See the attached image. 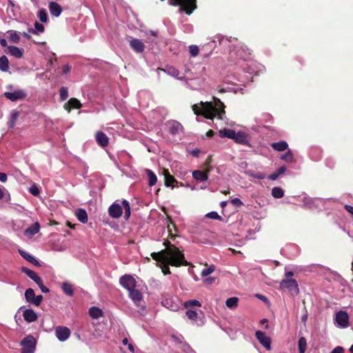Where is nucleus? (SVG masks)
<instances>
[{
  "label": "nucleus",
  "mask_w": 353,
  "mask_h": 353,
  "mask_svg": "<svg viewBox=\"0 0 353 353\" xmlns=\"http://www.w3.org/2000/svg\"><path fill=\"white\" fill-rule=\"evenodd\" d=\"M163 245L165 248L157 252L151 253V256L153 259H164L167 260L168 256L171 259V265L175 267H180L181 265H188V263L185 259L183 253L179 250L174 245L172 244L169 241H165Z\"/></svg>",
  "instance_id": "nucleus-1"
},
{
  "label": "nucleus",
  "mask_w": 353,
  "mask_h": 353,
  "mask_svg": "<svg viewBox=\"0 0 353 353\" xmlns=\"http://www.w3.org/2000/svg\"><path fill=\"white\" fill-rule=\"evenodd\" d=\"M215 105L212 102H201L200 105L194 104L192 105V110L196 115H202L205 119H213L215 117L222 119L225 114V105L218 98L214 97Z\"/></svg>",
  "instance_id": "nucleus-2"
},
{
  "label": "nucleus",
  "mask_w": 353,
  "mask_h": 353,
  "mask_svg": "<svg viewBox=\"0 0 353 353\" xmlns=\"http://www.w3.org/2000/svg\"><path fill=\"white\" fill-rule=\"evenodd\" d=\"M169 5L179 6V10L190 15L197 8L196 0H169Z\"/></svg>",
  "instance_id": "nucleus-3"
},
{
  "label": "nucleus",
  "mask_w": 353,
  "mask_h": 353,
  "mask_svg": "<svg viewBox=\"0 0 353 353\" xmlns=\"http://www.w3.org/2000/svg\"><path fill=\"white\" fill-rule=\"evenodd\" d=\"M37 341L34 336L28 335L21 342L22 346L21 353H34Z\"/></svg>",
  "instance_id": "nucleus-4"
},
{
  "label": "nucleus",
  "mask_w": 353,
  "mask_h": 353,
  "mask_svg": "<svg viewBox=\"0 0 353 353\" xmlns=\"http://www.w3.org/2000/svg\"><path fill=\"white\" fill-rule=\"evenodd\" d=\"M280 288L288 290L292 294H297L299 291L297 282L294 279H283L280 283Z\"/></svg>",
  "instance_id": "nucleus-5"
},
{
  "label": "nucleus",
  "mask_w": 353,
  "mask_h": 353,
  "mask_svg": "<svg viewBox=\"0 0 353 353\" xmlns=\"http://www.w3.org/2000/svg\"><path fill=\"white\" fill-rule=\"evenodd\" d=\"M211 160L210 157L206 160L207 168L205 171L201 170H194L192 172V176L194 179L199 181H205L208 179L209 172L211 170V167L210 166V163Z\"/></svg>",
  "instance_id": "nucleus-6"
},
{
  "label": "nucleus",
  "mask_w": 353,
  "mask_h": 353,
  "mask_svg": "<svg viewBox=\"0 0 353 353\" xmlns=\"http://www.w3.org/2000/svg\"><path fill=\"white\" fill-rule=\"evenodd\" d=\"M120 284L128 291L133 290L137 286V281L135 279L129 274L122 276L119 279Z\"/></svg>",
  "instance_id": "nucleus-7"
},
{
  "label": "nucleus",
  "mask_w": 353,
  "mask_h": 353,
  "mask_svg": "<svg viewBox=\"0 0 353 353\" xmlns=\"http://www.w3.org/2000/svg\"><path fill=\"white\" fill-rule=\"evenodd\" d=\"M255 336L266 350H270L271 349V339L264 332L258 330L255 332Z\"/></svg>",
  "instance_id": "nucleus-8"
},
{
  "label": "nucleus",
  "mask_w": 353,
  "mask_h": 353,
  "mask_svg": "<svg viewBox=\"0 0 353 353\" xmlns=\"http://www.w3.org/2000/svg\"><path fill=\"white\" fill-rule=\"evenodd\" d=\"M4 96L6 99L11 101L24 99L27 97V94L22 90H17L12 92H6Z\"/></svg>",
  "instance_id": "nucleus-9"
},
{
  "label": "nucleus",
  "mask_w": 353,
  "mask_h": 353,
  "mask_svg": "<svg viewBox=\"0 0 353 353\" xmlns=\"http://www.w3.org/2000/svg\"><path fill=\"white\" fill-rule=\"evenodd\" d=\"M55 335L60 341H65L70 336V330L65 326H57L55 328Z\"/></svg>",
  "instance_id": "nucleus-10"
},
{
  "label": "nucleus",
  "mask_w": 353,
  "mask_h": 353,
  "mask_svg": "<svg viewBox=\"0 0 353 353\" xmlns=\"http://www.w3.org/2000/svg\"><path fill=\"white\" fill-rule=\"evenodd\" d=\"M122 213L121 205L116 202L113 203L108 208V214L112 218L118 219L121 216Z\"/></svg>",
  "instance_id": "nucleus-11"
},
{
  "label": "nucleus",
  "mask_w": 353,
  "mask_h": 353,
  "mask_svg": "<svg viewBox=\"0 0 353 353\" xmlns=\"http://www.w3.org/2000/svg\"><path fill=\"white\" fill-rule=\"evenodd\" d=\"M336 321L339 325L346 327L348 325L349 316L346 312L339 311L336 315Z\"/></svg>",
  "instance_id": "nucleus-12"
},
{
  "label": "nucleus",
  "mask_w": 353,
  "mask_h": 353,
  "mask_svg": "<svg viewBox=\"0 0 353 353\" xmlns=\"http://www.w3.org/2000/svg\"><path fill=\"white\" fill-rule=\"evenodd\" d=\"M130 46L137 53H141L145 50V44L139 39H132L130 41Z\"/></svg>",
  "instance_id": "nucleus-13"
},
{
  "label": "nucleus",
  "mask_w": 353,
  "mask_h": 353,
  "mask_svg": "<svg viewBox=\"0 0 353 353\" xmlns=\"http://www.w3.org/2000/svg\"><path fill=\"white\" fill-rule=\"evenodd\" d=\"M95 139L97 143L101 147H106L109 143V138L102 131L97 132L95 134Z\"/></svg>",
  "instance_id": "nucleus-14"
},
{
  "label": "nucleus",
  "mask_w": 353,
  "mask_h": 353,
  "mask_svg": "<svg viewBox=\"0 0 353 353\" xmlns=\"http://www.w3.org/2000/svg\"><path fill=\"white\" fill-rule=\"evenodd\" d=\"M65 110L70 112L71 109H79L82 107L81 102L76 98H71L64 104Z\"/></svg>",
  "instance_id": "nucleus-15"
},
{
  "label": "nucleus",
  "mask_w": 353,
  "mask_h": 353,
  "mask_svg": "<svg viewBox=\"0 0 353 353\" xmlns=\"http://www.w3.org/2000/svg\"><path fill=\"white\" fill-rule=\"evenodd\" d=\"M183 125L176 121L169 122V132L172 135L179 134L183 130Z\"/></svg>",
  "instance_id": "nucleus-16"
},
{
  "label": "nucleus",
  "mask_w": 353,
  "mask_h": 353,
  "mask_svg": "<svg viewBox=\"0 0 353 353\" xmlns=\"http://www.w3.org/2000/svg\"><path fill=\"white\" fill-rule=\"evenodd\" d=\"M237 143L250 145L247 134L243 132H238L235 133L234 138L233 139Z\"/></svg>",
  "instance_id": "nucleus-17"
},
{
  "label": "nucleus",
  "mask_w": 353,
  "mask_h": 353,
  "mask_svg": "<svg viewBox=\"0 0 353 353\" xmlns=\"http://www.w3.org/2000/svg\"><path fill=\"white\" fill-rule=\"evenodd\" d=\"M163 174L164 176V184L166 187L174 186V183H177L175 178L171 175L167 169H163Z\"/></svg>",
  "instance_id": "nucleus-18"
},
{
  "label": "nucleus",
  "mask_w": 353,
  "mask_h": 353,
  "mask_svg": "<svg viewBox=\"0 0 353 353\" xmlns=\"http://www.w3.org/2000/svg\"><path fill=\"white\" fill-rule=\"evenodd\" d=\"M23 316L26 321L28 323L34 322L37 320V313L32 309H26L23 311Z\"/></svg>",
  "instance_id": "nucleus-19"
},
{
  "label": "nucleus",
  "mask_w": 353,
  "mask_h": 353,
  "mask_svg": "<svg viewBox=\"0 0 353 353\" xmlns=\"http://www.w3.org/2000/svg\"><path fill=\"white\" fill-rule=\"evenodd\" d=\"M49 10H50V14L54 16V17H59L61 12H62V8L61 6L57 3V2H50L49 3Z\"/></svg>",
  "instance_id": "nucleus-20"
},
{
  "label": "nucleus",
  "mask_w": 353,
  "mask_h": 353,
  "mask_svg": "<svg viewBox=\"0 0 353 353\" xmlns=\"http://www.w3.org/2000/svg\"><path fill=\"white\" fill-rule=\"evenodd\" d=\"M40 230V225L39 222H35L25 230V235L29 237H32L34 234H37Z\"/></svg>",
  "instance_id": "nucleus-21"
},
{
  "label": "nucleus",
  "mask_w": 353,
  "mask_h": 353,
  "mask_svg": "<svg viewBox=\"0 0 353 353\" xmlns=\"http://www.w3.org/2000/svg\"><path fill=\"white\" fill-rule=\"evenodd\" d=\"M19 252L20 255L28 262L31 263L32 264L34 265L37 267L41 266L39 262L29 253L21 250H19Z\"/></svg>",
  "instance_id": "nucleus-22"
},
{
  "label": "nucleus",
  "mask_w": 353,
  "mask_h": 353,
  "mask_svg": "<svg viewBox=\"0 0 353 353\" xmlns=\"http://www.w3.org/2000/svg\"><path fill=\"white\" fill-rule=\"evenodd\" d=\"M129 292L130 298L134 302L135 304H139L143 299V295L139 290L134 288Z\"/></svg>",
  "instance_id": "nucleus-23"
},
{
  "label": "nucleus",
  "mask_w": 353,
  "mask_h": 353,
  "mask_svg": "<svg viewBox=\"0 0 353 353\" xmlns=\"http://www.w3.org/2000/svg\"><path fill=\"white\" fill-rule=\"evenodd\" d=\"M166 257L168 258L167 260H164V259H154L155 261L160 262L162 264L161 270H162V272L165 275L170 274L171 273L170 270V268H169V265H171V263H170L171 259L170 258H168V256H166Z\"/></svg>",
  "instance_id": "nucleus-24"
},
{
  "label": "nucleus",
  "mask_w": 353,
  "mask_h": 353,
  "mask_svg": "<svg viewBox=\"0 0 353 353\" xmlns=\"http://www.w3.org/2000/svg\"><path fill=\"white\" fill-rule=\"evenodd\" d=\"M272 148L275 151L282 152L288 149V144L285 141H280L279 142H274L271 143Z\"/></svg>",
  "instance_id": "nucleus-25"
},
{
  "label": "nucleus",
  "mask_w": 353,
  "mask_h": 353,
  "mask_svg": "<svg viewBox=\"0 0 353 353\" xmlns=\"http://www.w3.org/2000/svg\"><path fill=\"white\" fill-rule=\"evenodd\" d=\"M236 132L232 129L224 128L219 130V135L221 138L227 137L231 139L234 138Z\"/></svg>",
  "instance_id": "nucleus-26"
},
{
  "label": "nucleus",
  "mask_w": 353,
  "mask_h": 353,
  "mask_svg": "<svg viewBox=\"0 0 353 353\" xmlns=\"http://www.w3.org/2000/svg\"><path fill=\"white\" fill-rule=\"evenodd\" d=\"M75 215L80 222L83 223L88 222V214L84 209H78L75 212Z\"/></svg>",
  "instance_id": "nucleus-27"
},
{
  "label": "nucleus",
  "mask_w": 353,
  "mask_h": 353,
  "mask_svg": "<svg viewBox=\"0 0 353 353\" xmlns=\"http://www.w3.org/2000/svg\"><path fill=\"white\" fill-rule=\"evenodd\" d=\"M61 290L68 296H72L74 294V288L71 283L63 282L61 284Z\"/></svg>",
  "instance_id": "nucleus-28"
},
{
  "label": "nucleus",
  "mask_w": 353,
  "mask_h": 353,
  "mask_svg": "<svg viewBox=\"0 0 353 353\" xmlns=\"http://www.w3.org/2000/svg\"><path fill=\"white\" fill-rule=\"evenodd\" d=\"M9 52L11 55L16 58H21L23 57V50L17 46H10L8 47Z\"/></svg>",
  "instance_id": "nucleus-29"
},
{
  "label": "nucleus",
  "mask_w": 353,
  "mask_h": 353,
  "mask_svg": "<svg viewBox=\"0 0 353 353\" xmlns=\"http://www.w3.org/2000/svg\"><path fill=\"white\" fill-rule=\"evenodd\" d=\"M89 314L93 319H99L103 316V312L101 309L97 307H91L89 309Z\"/></svg>",
  "instance_id": "nucleus-30"
},
{
  "label": "nucleus",
  "mask_w": 353,
  "mask_h": 353,
  "mask_svg": "<svg viewBox=\"0 0 353 353\" xmlns=\"http://www.w3.org/2000/svg\"><path fill=\"white\" fill-rule=\"evenodd\" d=\"M286 171V168L285 166H281L277 170L268 176V179L272 181H275L278 179V177L283 174Z\"/></svg>",
  "instance_id": "nucleus-31"
},
{
  "label": "nucleus",
  "mask_w": 353,
  "mask_h": 353,
  "mask_svg": "<svg viewBox=\"0 0 353 353\" xmlns=\"http://www.w3.org/2000/svg\"><path fill=\"white\" fill-rule=\"evenodd\" d=\"M9 68V61L6 56L3 55L0 57V70L3 72L8 71Z\"/></svg>",
  "instance_id": "nucleus-32"
},
{
  "label": "nucleus",
  "mask_w": 353,
  "mask_h": 353,
  "mask_svg": "<svg viewBox=\"0 0 353 353\" xmlns=\"http://www.w3.org/2000/svg\"><path fill=\"white\" fill-rule=\"evenodd\" d=\"M34 29H28L29 32L36 34L37 32H43L44 31V26L37 21L34 22Z\"/></svg>",
  "instance_id": "nucleus-33"
},
{
  "label": "nucleus",
  "mask_w": 353,
  "mask_h": 353,
  "mask_svg": "<svg viewBox=\"0 0 353 353\" xmlns=\"http://www.w3.org/2000/svg\"><path fill=\"white\" fill-rule=\"evenodd\" d=\"M239 299L237 297H230L225 301L226 306L230 309L236 308L238 305Z\"/></svg>",
  "instance_id": "nucleus-34"
},
{
  "label": "nucleus",
  "mask_w": 353,
  "mask_h": 353,
  "mask_svg": "<svg viewBox=\"0 0 353 353\" xmlns=\"http://www.w3.org/2000/svg\"><path fill=\"white\" fill-rule=\"evenodd\" d=\"M165 72H166L168 74L178 79H182L183 77H179V71L175 68L174 67L170 66L165 70Z\"/></svg>",
  "instance_id": "nucleus-35"
},
{
  "label": "nucleus",
  "mask_w": 353,
  "mask_h": 353,
  "mask_svg": "<svg viewBox=\"0 0 353 353\" xmlns=\"http://www.w3.org/2000/svg\"><path fill=\"white\" fill-rule=\"evenodd\" d=\"M306 347H307L306 339L304 336H301L299 339V343H298V348H299V353H305Z\"/></svg>",
  "instance_id": "nucleus-36"
},
{
  "label": "nucleus",
  "mask_w": 353,
  "mask_h": 353,
  "mask_svg": "<svg viewBox=\"0 0 353 353\" xmlns=\"http://www.w3.org/2000/svg\"><path fill=\"white\" fill-rule=\"evenodd\" d=\"M121 203L123 207L124 212H125L124 218L125 220H128L130 218V214H131L130 203L127 200H125V199L122 201Z\"/></svg>",
  "instance_id": "nucleus-37"
},
{
  "label": "nucleus",
  "mask_w": 353,
  "mask_h": 353,
  "mask_svg": "<svg viewBox=\"0 0 353 353\" xmlns=\"http://www.w3.org/2000/svg\"><path fill=\"white\" fill-rule=\"evenodd\" d=\"M146 172L149 179L148 185L150 186L154 185L157 181V177L156 174L150 170H147Z\"/></svg>",
  "instance_id": "nucleus-38"
},
{
  "label": "nucleus",
  "mask_w": 353,
  "mask_h": 353,
  "mask_svg": "<svg viewBox=\"0 0 353 353\" xmlns=\"http://www.w3.org/2000/svg\"><path fill=\"white\" fill-rule=\"evenodd\" d=\"M272 195L275 199H281L284 196L283 190L279 187H274L272 189Z\"/></svg>",
  "instance_id": "nucleus-39"
},
{
  "label": "nucleus",
  "mask_w": 353,
  "mask_h": 353,
  "mask_svg": "<svg viewBox=\"0 0 353 353\" xmlns=\"http://www.w3.org/2000/svg\"><path fill=\"white\" fill-rule=\"evenodd\" d=\"M183 305L185 308L189 309L190 307H195V306L201 307V304L199 301L195 300V299H192V300L186 301L184 303Z\"/></svg>",
  "instance_id": "nucleus-40"
},
{
  "label": "nucleus",
  "mask_w": 353,
  "mask_h": 353,
  "mask_svg": "<svg viewBox=\"0 0 353 353\" xmlns=\"http://www.w3.org/2000/svg\"><path fill=\"white\" fill-rule=\"evenodd\" d=\"M35 296L34 291L32 288H28L25 292V298L27 302L32 303Z\"/></svg>",
  "instance_id": "nucleus-41"
},
{
  "label": "nucleus",
  "mask_w": 353,
  "mask_h": 353,
  "mask_svg": "<svg viewBox=\"0 0 353 353\" xmlns=\"http://www.w3.org/2000/svg\"><path fill=\"white\" fill-rule=\"evenodd\" d=\"M281 159L287 162H292L293 161V154L291 150H288L285 154L281 155Z\"/></svg>",
  "instance_id": "nucleus-42"
},
{
  "label": "nucleus",
  "mask_w": 353,
  "mask_h": 353,
  "mask_svg": "<svg viewBox=\"0 0 353 353\" xmlns=\"http://www.w3.org/2000/svg\"><path fill=\"white\" fill-rule=\"evenodd\" d=\"M10 41L14 43H18L20 41V37L16 31H10Z\"/></svg>",
  "instance_id": "nucleus-43"
},
{
  "label": "nucleus",
  "mask_w": 353,
  "mask_h": 353,
  "mask_svg": "<svg viewBox=\"0 0 353 353\" xmlns=\"http://www.w3.org/2000/svg\"><path fill=\"white\" fill-rule=\"evenodd\" d=\"M186 316L188 317L189 319L196 321L198 318V313L195 310L188 309L186 311Z\"/></svg>",
  "instance_id": "nucleus-44"
},
{
  "label": "nucleus",
  "mask_w": 353,
  "mask_h": 353,
  "mask_svg": "<svg viewBox=\"0 0 353 353\" xmlns=\"http://www.w3.org/2000/svg\"><path fill=\"white\" fill-rule=\"evenodd\" d=\"M38 17L41 22L45 23L48 21V13L45 9L39 10Z\"/></svg>",
  "instance_id": "nucleus-45"
},
{
  "label": "nucleus",
  "mask_w": 353,
  "mask_h": 353,
  "mask_svg": "<svg viewBox=\"0 0 353 353\" xmlns=\"http://www.w3.org/2000/svg\"><path fill=\"white\" fill-rule=\"evenodd\" d=\"M19 117V112L14 111L11 114L10 121V127L14 128L15 125V123L17 121V119Z\"/></svg>",
  "instance_id": "nucleus-46"
},
{
  "label": "nucleus",
  "mask_w": 353,
  "mask_h": 353,
  "mask_svg": "<svg viewBox=\"0 0 353 353\" xmlns=\"http://www.w3.org/2000/svg\"><path fill=\"white\" fill-rule=\"evenodd\" d=\"M189 52L192 57H195L199 54V47L195 45H191L189 46Z\"/></svg>",
  "instance_id": "nucleus-47"
},
{
  "label": "nucleus",
  "mask_w": 353,
  "mask_h": 353,
  "mask_svg": "<svg viewBox=\"0 0 353 353\" xmlns=\"http://www.w3.org/2000/svg\"><path fill=\"white\" fill-rule=\"evenodd\" d=\"M59 94H60V99L61 101L66 100L67 98L68 97V92L67 88L61 87L60 90H59Z\"/></svg>",
  "instance_id": "nucleus-48"
},
{
  "label": "nucleus",
  "mask_w": 353,
  "mask_h": 353,
  "mask_svg": "<svg viewBox=\"0 0 353 353\" xmlns=\"http://www.w3.org/2000/svg\"><path fill=\"white\" fill-rule=\"evenodd\" d=\"M214 266L211 265L208 268L203 269L201 273V275L203 277H205L212 273L214 271Z\"/></svg>",
  "instance_id": "nucleus-49"
},
{
  "label": "nucleus",
  "mask_w": 353,
  "mask_h": 353,
  "mask_svg": "<svg viewBox=\"0 0 353 353\" xmlns=\"http://www.w3.org/2000/svg\"><path fill=\"white\" fill-rule=\"evenodd\" d=\"M205 216L209 219H216L219 221L223 220L222 217L221 216H219L216 212H210L208 213L205 215Z\"/></svg>",
  "instance_id": "nucleus-50"
},
{
  "label": "nucleus",
  "mask_w": 353,
  "mask_h": 353,
  "mask_svg": "<svg viewBox=\"0 0 353 353\" xmlns=\"http://www.w3.org/2000/svg\"><path fill=\"white\" fill-rule=\"evenodd\" d=\"M43 299V297L42 295L34 296V297L32 300V304H33L36 306H39L41 304Z\"/></svg>",
  "instance_id": "nucleus-51"
},
{
  "label": "nucleus",
  "mask_w": 353,
  "mask_h": 353,
  "mask_svg": "<svg viewBox=\"0 0 353 353\" xmlns=\"http://www.w3.org/2000/svg\"><path fill=\"white\" fill-rule=\"evenodd\" d=\"M231 203L236 207H241L243 205V203L238 198H234L230 201Z\"/></svg>",
  "instance_id": "nucleus-52"
},
{
  "label": "nucleus",
  "mask_w": 353,
  "mask_h": 353,
  "mask_svg": "<svg viewBox=\"0 0 353 353\" xmlns=\"http://www.w3.org/2000/svg\"><path fill=\"white\" fill-rule=\"evenodd\" d=\"M21 271H22V272L26 274L30 278V276H33V274H34V271H32V270H30V269H28V268H26V267H22Z\"/></svg>",
  "instance_id": "nucleus-53"
},
{
  "label": "nucleus",
  "mask_w": 353,
  "mask_h": 353,
  "mask_svg": "<svg viewBox=\"0 0 353 353\" xmlns=\"http://www.w3.org/2000/svg\"><path fill=\"white\" fill-rule=\"evenodd\" d=\"M29 190L30 192L34 196H37L40 192L39 189L36 185H32Z\"/></svg>",
  "instance_id": "nucleus-54"
},
{
  "label": "nucleus",
  "mask_w": 353,
  "mask_h": 353,
  "mask_svg": "<svg viewBox=\"0 0 353 353\" xmlns=\"http://www.w3.org/2000/svg\"><path fill=\"white\" fill-rule=\"evenodd\" d=\"M254 178L257 179H264L265 178V174L263 172H257L252 175Z\"/></svg>",
  "instance_id": "nucleus-55"
},
{
  "label": "nucleus",
  "mask_w": 353,
  "mask_h": 353,
  "mask_svg": "<svg viewBox=\"0 0 353 353\" xmlns=\"http://www.w3.org/2000/svg\"><path fill=\"white\" fill-rule=\"evenodd\" d=\"M307 313H305L304 314L302 315L301 316V322L303 323V326H304V328H305V332L307 331V329H306V323H307Z\"/></svg>",
  "instance_id": "nucleus-56"
},
{
  "label": "nucleus",
  "mask_w": 353,
  "mask_h": 353,
  "mask_svg": "<svg viewBox=\"0 0 353 353\" xmlns=\"http://www.w3.org/2000/svg\"><path fill=\"white\" fill-rule=\"evenodd\" d=\"M330 353H344V350L342 347L337 346Z\"/></svg>",
  "instance_id": "nucleus-57"
},
{
  "label": "nucleus",
  "mask_w": 353,
  "mask_h": 353,
  "mask_svg": "<svg viewBox=\"0 0 353 353\" xmlns=\"http://www.w3.org/2000/svg\"><path fill=\"white\" fill-rule=\"evenodd\" d=\"M7 174L3 172H0V181L6 182L7 181Z\"/></svg>",
  "instance_id": "nucleus-58"
},
{
  "label": "nucleus",
  "mask_w": 353,
  "mask_h": 353,
  "mask_svg": "<svg viewBox=\"0 0 353 353\" xmlns=\"http://www.w3.org/2000/svg\"><path fill=\"white\" fill-rule=\"evenodd\" d=\"M345 209L352 215H353V206L345 205Z\"/></svg>",
  "instance_id": "nucleus-59"
},
{
  "label": "nucleus",
  "mask_w": 353,
  "mask_h": 353,
  "mask_svg": "<svg viewBox=\"0 0 353 353\" xmlns=\"http://www.w3.org/2000/svg\"><path fill=\"white\" fill-rule=\"evenodd\" d=\"M70 71V67L68 65H65L62 68V72L63 74H67Z\"/></svg>",
  "instance_id": "nucleus-60"
},
{
  "label": "nucleus",
  "mask_w": 353,
  "mask_h": 353,
  "mask_svg": "<svg viewBox=\"0 0 353 353\" xmlns=\"http://www.w3.org/2000/svg\"><path fill=\"white\" fill-rule=\"evenodd\" d=\"M215 280L214 278L209 277L205 279L204 282L208 284H211L212 282H214Z\"/></svg>",
  "instance_id": "nucleus-61"
},
{
  "label": "nucleus",
  "mask_w": 353,
  "mask_h": 353,
  "mask_svg": "<svg viewBox=\"0 0 353 353\" xmlns=\"http://www.w3.org/2000/svg\"><path fill=\"white\" fill-rule=\"evenodd\" d=\"M40 278H41V277H40V276H38L35 272H34V274H33V276H30V279H31L32 280H33L34 282H36V281H39V279H40Z\"/></svg>",
  "instance_id": "nucleus-62"
},
{
  "label": "nucleus",
  "mask_w": 353,
  "mask_h": 353,
  "mask_svg": "<svg viewBox=\"0 0 353 353\" xmlns=\"http://www.w3.org/2000/svg\"><path fill=\"white\" fill-rule=\"evenodd\" d=\"M40 278H41V277H40V276H38L35 272H34V274H33V276H30V279H31L32 280H33L34 282H36V281H39V279H40Z\"/></svg>",
  "instance_id": "nucleus-63"
},
{
  "label": "nucleus",
  "mask_w": 353,
  "mask_h": 353,
  "mask_svg": "<svg viewBox=\"0 0 353 353\" xmlns=\"http://www.w3.org/2000/svg\"><path fill=\"white\" fill-rule=\"evenodd\" d=\"M215 132L212 130H210L206 132V136L208 137H212L214 135Z\"/></svg>",
  "instance_id": "nucleus-64"
}]
</instances>
